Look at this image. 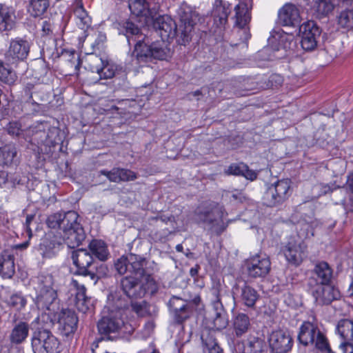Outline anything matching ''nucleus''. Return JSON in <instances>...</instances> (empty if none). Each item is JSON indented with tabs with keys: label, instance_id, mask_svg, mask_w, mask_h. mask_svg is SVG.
<instances>
[{
	"label": "nucleus",
	"instance_id": "nucleus-1",
	"mask_svg": "<svg viewBox=\"0 0 353 353\" xmlns=\"http://www.w3.org/2000/svg\"><path fill=\"white\" fill-rule=\"evenodd\" d=\"M119 33L125 36L130 46L135 43L132 53V61L135 65L143 66L153 59L167 60L172 56L170 49L164 41L150 43L149 38L131 21L123 22Z\"/></svg>",
	"mask_w": 353,
	"mask_h": 353
},
{
	"label": "nucleus",
	"instance_id": "nucleus-2",
	"mask_svg": "<svg viewBox=\"0 0 353 353\" xmlns=\"http://www.w3.org/2000/svg\"><path fill=\"white\" fill-rule=\"evenodd\" d=\"M128 307V301L117 294L108 297L107 305L108 313L103 316L97 323L99 334L108 336L110 333L118 332L124 325L123 316Z\"/></svg>",
	"mask_w": 353,
	"mask_h": 353
},
{
	"label": "nucleus",
	"instance_id": "nucleus-3",
	"mask_svg": "<svg viewBox=\"0 0 353 353\" xmlns=\"http://www.w3.org/2000/svg\"><path fill=\"white\" fill-rule=\"evenodd\" d=\"M154 28L159 32L162 40L174 38L179 32L181 45H185L192 38V32L194 29V24L192 21L183 19H181V24L179 29L175 21L168 15L159 16L155 18L153 23Z\"/></svg>",
	"mask_w": 353,
	"mask_h": 353
},
{
	"label": "nucleus",
	"instance_id": "nucleus-4",
	"mask_svg": "<svg viewBox=\"0 0 353 353\" xmlns=\"http://www.w3.org/2000/svg\"><path fill=\"white\" fill-rule=\"evenodd\" d=\"M57 280L52 274L40 276L34 303L39 309L46 310L51 316L59 310L57 301Z\"/></svg>",
	"mask_w": 353,
	"mask_h": 353
},
{
	"label": "nucleus",
	"instance_id": "nucleus-5",
	"mask_svg": "<svg viewBox=\"0 0 353 353\" xmlns=\"http://www.w3.org/2000/svg\"><path fill=\"white\" fill-rule=\"evenodd\" d=\"M298 340L304 346H312L321 353H334L325 333L315 322L304 321L299 328Z\"/></svg>",
	"mask_w": 353,
	"mask_h": 353
},
{
	"label": "nucleus",
	"instance_id": "nucleus-6",
	"mask_svg": "<svg viewBox=\"0 0 353 353\" xmlns=\"http://www.w3.org/2000/svg\"><path fill=\"white\" fill-rule=\"evenodd\" d=\"M196 219L209 225L217 234L222 233L228 226L223 221L225 210L214 201L202 203L194 212Z\"/></svg>",
	"mask_w": 353,
	"mask_h": 353
},
{
	"label": "nucleus",
	"instance_id": "nucleus-7",
	"mask_svg": "<svg viewBox=\"0 0 353 353\" xmlns=\"http://www.w3.org/2000/svg\"><path fill=\"white\" fill-rule=\"evenodd\" d=\"M31 345L34 353H55L59 341L50 331L38 330L32 334Z\"/></svg>",
	"mask_w": 353,
	"mask_h": 353
},
{
	"label": "nucleus",
	"instance_id": "nucleus-8",
	"mask_svg": "<svg viewBox=\"0 0 353 353\" xmlns=\"http://www.w3.org/2000/svg\"><path fill=\"white\" fill-rule=\"evenodd\" d=\"M286 260L294 265H299L307 256V245L299 236H292L283 248Z\"/></svg>",
	"mask_w": 353,
	"mask_h": 353
},
{
	"label": "nucleus",
	"instance_id": "nucleus-9",
	"mask_svg": "<svg viewBox=\"0 0 353 353\" xmlns=\"http://www.w3.org/2000/svg\"><path fill=\"white\" fill-rule=\"evenodd\" d=\"M290 179L279 180L271 185L263 195V200L268 206H274L283 203L290 195Z\"/></svg>",
	"mask_w": 353,
	"mask_h": 353
},
{
	"label": "nucleus",
	"instance_id": "nucleus-10",
	"mask_svg": "<svg viewBox=\"0 0 353 353\" xmlns=\"http://www.w3.org/2000/svg\"><path fill=\"white\" fill-rule=\"evenodd\" d=\"M120 287L125 296H122L118 292L111 294L112 295L117 294L121 298L125 299L130 303V299H138L144 296L146 293V288L144 284L137 277L132 276H127L121 279Z\"/></svg>",
	"mask_w": 353,
	"mask_h": 353
},
{
	"label": "nucleus",
	"instance_id": "nucleus-11",
	"mask_svg": "<svg viewBox=\"0 0 353 353\" xmlns=\"http://www.w3.org/2000/svg\"><path fill=\"white\" fill-rule=\"evenodd\" d=\"M234 298L243 305L254 308L260 295L257 290L245 281H238L232 287Z\"/></svg>",
	"mask_w": 353,
	"mask_h": 353
},
{
	"label": "nucleus",
	"instance_id": "nucleus-12",
	"mask_svg": "<svg viewBox=\"0 0 353 353\" xmlns=\"http://www.w3.org/2000/svg\"><path fill=\"white\" fill-rule=\"evenodd\" d=\"M311 294L316 305L320 306L328 305L342 296L339 288L330 283L316 285L311 289Z\"/></svg>",
	"mask_w": 353,
	"mask_h": 353
},
{
	"label": "nucleus",
	"instance_id": "nucleus-13",
	"mask_svg": "<svg viewBox=\"0 0 353 353\" xmlns=\"http://www.w3.org/2000/svg\"><path fill=\"white\" fill-rule=\"evenodd\" d=\"M28 132L32 133L31 141H34L38 145L50 147L56 144L59 130L56 128L50 127L46 123L30 128Z\"/></svg>",
	"mask_w": 353,
	"mask_h": 353
},
{
	"label": "nucleus",
	"instance_id": "nucleus-14",
	"mask_svg": "<svg viewBox=\"0 0 353 353\" xmlns=\"http://www.w3.org/2000/svg\"><path fill=\"white\" fill-rule=\"evenodd\" d=\"M301 44L303 50L312 51L317 46L321 30L314 21H307L299 26Z\"/></svg>",
	"mask_w": 353,
	"mask_h": 353
},
{
	"label": "nucleus",
	"instance_id": "nucleus-15",
	"mask_svg": "<svg viewBox=\"0 0 353 353\" xmlns=\"http://www.w3.org/2000/svg\"><path fill=\"white\" fill-rule=\"evenodd\" d=\"M268 343L273 353H288L292 350L294 341L288 331L277 330L271 332Z\"/></svg>",
	"mask_w": 353,
	"mask_h": 353
},
{
	"label": "nucleus",
	"instance_id": "nucleus-16",
	"mask_svg": "<svg viewBox=\"0 0 353 353\" xmlns=\"http://www.w3.org/2000/svg\"><path fill=\"white\" fill-rule=\"evenodd\" d=\"M52 315L54 320H57L59 329L63 335L69 336L75 332L79 320L74 311L68 308L62 309L59 312L56 310Z\"/></svg>",
	"mask_w": 353,
	"mask_h": 353
},
{
	"label": "nucleus",
	"instance_id": "nucleus-17",
	"mask_svg": "<svg viewBox=\"0 0 353 353\" xmlns=\"http://www.w3.org/2000/svg\"><path fill=\"white\" fill-rule=\"evenodd\" d=\"M86 68L92 72L97 73L100 79H108L114 77L117 66L103 60L97 55L91 53L86 59Z\"/></svg>",
	"mask_w": 353,
	"mask_h": 353
},
{
	"label": "nucleus",
	"instance_id": "nucleus-18",
	"mask_svg": "<svg viewBox=\"0 0 353 353\" xmlns=\"http://www.w3.org/2000/svg\"><path fill=\"white\" fill-rule=\"evenodd\" d=\"M247 272L251 278H264L270 272L271 262L265 254H256L247 261Z\"/></svg>",
	"mask_w": 353,
	"mask_h": 353
},
{
	"label": "nucleus",
	"instance_id": "nucleus-19",
	"mask_svg": "<svg viewBox=\"0 0 353 353\" xmlns=\"http://www.w3.org/2000/svg\"><path fill=\"white\" fill-rule=\"evenodd\" d=\"M29 42L20 37L11 39L8 50L6 53V59L14 63L25 60L30 52Z\"/></svg>",
	"mask_w": 353,
	"mask_h": 353
},
{
	"label": "nucleus",
	"instance_id": "nucleus-20",
	"mask_svg": "<svg viewBox=\"0 0 353 353\" xmlns=\"http://www.w3.org/2000/svg\"><path fill=\"white\" fill-rule=\"evenodd\" d=\"M62 239L52 232L46 234L39 246V252L43 258L54 257L62 248Z\"/></svg>",
	"mask_w": 353,
	"mask_h": 353
},
{
	"label": "nucleus",
	"instance_id": "nucleus-21",
	"mask_svg": "<svg viewBox=\"0 0 353 353\" xmlns=\"http://www.w3.org/2000/svg\"><path fill=\"white\" fill-rule=\"evenodd\" d=\"M279 20L283 26H300V7L293 3L285 4L279 11Z\"/></svg>",
	"mask_w": 353,
	"mask_h": 353
},
{
	"label": "nucleus",
	"instance_id": "nucleus-22",
	"mask_svg": "<svg viewBox=\"0 0 353 353\" xmlns=\"http://www.w3.org/2000/svg\"><path fill=\"white\" fill-rule=\"evenodd\" d=\"M72 259L77 270L76 274L82 276L90 274L88 268L93 262L92 254L83 249L77 250L72 252Z\"/></svg>",
	"mask_w": 353,
	"mask_h": 353
},
{
	"label": "nucleus",
	"instance_id": "nucleus-23",
	"mask_svg": "<svg viewBox=\"0 0 353 353\" xmlns=\"http://www.w3.org/2000/svg\"><path fill=\"white\" fill-rule=\"evenodd\" d=\"M2 287L0 296L3 301L9 307L17 311H21L27 305V299L20 292H11L9 287Z\"/></svg>",
	"mask_w": 353,
	"mask_h": 353
},
{
	"label": "nucleus",
	"instance_id": "nucleus-24",
	"mask_svg": "<svg viewBox=\"0 0 353 353\" xmlns=\"http://www.w3.org/2000/svg\"><path fill=\"white\" fill-rule=\"evenodd\" d=\"M71 285L75 290L74 304L76 307L79 312L86 313L92 305L90 299L85 294L86 289L85 286L77 279H72Z\"/></svg>",
	"mask_w": 353,
	"mask_h": 353
},
{
	"label": "nucleus",
	"instance_id": "nucleus-25",
	"mask_svg": "<svg viewBox=\"0 0 353 353\" xmlns=\"http://www.w3.org/2000/svg\"><path fill=\"white\" fill-rule=\"evenodd\" d=\"M128 8L132 14L146 19H154L157 11V6L151 8L147 0H129Z\"/></svg>",
	"mask_w": 353,
	"mask_h": 353
},
{
	"label": "nucleus",
	"instance_id": "nucleus-26",
	"mask_svg": "<svg viewBox=\"0 0 353 353\" xmlns=\"http://www.w3.org/2000/svg\"><path fill=\"white\" fill-rule=\"evenodd\" d=\"M336 7V0H312L310 12L312 15L319 19L328 17Z\"/></svg>",
	"mask_w": 353,
	"mask_h": 353
},
{
	"label": "nucleus",
	"instance_id": "nucleus-27",
	"mask_svg": "<svg viewBox=\"0 0 353 353\" xmlns=\"http://www.w3.org/2000/svg\"><path fill=\"white\" fill-rule=\"evenodd\" d=\"M29 325L24 321H17L16 315L13 318V327L9 335L12 344L19 345L23 343L29 334Z\"/></svg>",
	"mask_w": 353,
	"mask_h": 353
},
{
	"label": "nucleus",
	"instance_id": "nucleus-28",
	"mask_svg": "<svg viewBox=\"0 0 353 353\" xmlns=\"http://www.w3.org/2000/svg\"><path fill=\"white\" fill-rule=\"evenodd\" d=\"M266 344L258 333L250 334L243 341V353H264Z\"/></svg>",
	"mask_w": 353,
	"mask_h": 353
},
{
	"label": "nucleus",
	"instance_id": "nucleus-29",
	"mask_svg": "<svg viewBox=\"0 0 353 353\" xmlns=\"http://www.w3.org/2000/svg\"><path fill=\"white\" fill-rule=\"evenodd\" d=\"M169 307L177 323H181L189 316L186 301L178 296H172L169 301Z\"/></svg>",
	"mask_w": 353,
	"mask_h": 353
},
{
	"label": "nucleus",
	"instance_id": "nucleus-30",
	"mask_svg": "<svg viewBox=\"0 0 353 353\" xmlns=\"http://www.w3.org/2000/svg\"><path fill=\"white\" fill-rule=\"evenodd\" d=\"M230 11L231 8L228 2L223 0H215L212 12L214 23L218 26H224L228 21Z\"/></svg>",
	"mask_w": 353,
	"mask_h": 353
},
{
	"label": "nucleus",
	"instance_id": "nucleus-31",
	"mask_svg": "<svg viewBox=\"0 0 353 353\" xmlns=\"http://www.w3.org/2000/svg\"><path fill=\"white\" fill-rule=\"evenodd\" d=\"M62 243L65 242L70 248L78 247L85 238L83 228L72 230H63Z\"/></svg>",
	"mask_w": 353,
	"mask_h": 353
},
{
	"label": "nucleus",
	"instance_id": "nucleus-32",
	"mask_svg": "<svg viewBox=\"0 0 353 353\" xmlns=\"http://www.w3.org/2000/svg\"><path fill=\"white\" fill-rule=\"evenodd\" d=\"M236 11V25L239 28V34H244V40H248L250 35L248 33L247 29L245 28L249 21V17L247 14V8L244 3H239L235 7Z\"/></svg>",
	"mask_w": 353,
	"mask_h": 353
},
{
	"label": "nucleus",
	"instance_id": "nucleus-33",
	"mask_svg": "<svg viewBox=\"0 0 353 353\" xmlns=\"http://www.w3.org/2000/svg\"><path fill=\"white\" fill-rule=\"evenodd\" d=\"M14 272V256L8 252H3L0 257V275L5 279H10Z\"/></svg>",
	"mask_w": 353,
	"mask_h": 353
},
{
	"label": "nucleus",
	"instance_id": "nucleus-34",
	"mask_svg": "<svg viewBox=\"0 0 353 353\" xmlns=\"http://www.w3.org/2000/svg\"><path fill=\"white\" fill-rule=\"evenodd\" d=\"M315 279L319 281L317 285L328 284L332 278V270L327 262L317 263L313 270Z\"/></svg>",
	"mask_w": 353,
	"mask_h": 353
},
{
	"label": "nucleus",
	"instance_id": "nucleus-35",
	"mask_svg": "<svg viewBox=\"0 0 353 353\" xmlns=\"http://www.w3.org/2000/svg\"><path fill=\"white\" fill-rule=\"evenodd\" d=\"M14 26V11L8 6L0 4V31H8Z\"/></svg>",
	"mask_w": 353,
	"mask_h": 353
},
{
	"label": "nucleus",
	"instance_id": "nucleus-36",
	"mask_svg": "<svg viewBox=\"0 0 353 353\" xmlns=\"http://www.w3.org/2000/svg\"><path fill=\"white\" fill-rule=\"evenodd\" d=\"M128 272L137 276H141L145 273L147 261L144 257L134 254H129Z\"/></svg>",
	"mask_w": 353,
	"mask_h": 353
},
{
	"label": "nucleus",
	"instance_id": "nucleus-37",
	"mask_svg": "<svg viewBox=\"0 0 353 353\" xmlns=\"http://www.w3.org/2000/svg\"><path fill=\"white\" fill-rule=\"evenodd\" d=\"M232 327L234 335L237 337L242 336L250 327L249 316L243 313L238 314L233 319Z\"/></svg>",
	"mask_w": 353,
	"mask_h": 353
},
{
	"label": "nucleus",
	"instance_id": "nucleus-38",
	"mask_svg": "<svg viewBox=\"0 0 353 353\" xmlns=\"http://www.w3.org/2000/svg\"><path fill=\"white\" fill-rule=\"evenodd\" d=\"M227 173L236 176H243L250 181H254L257 177V173L254 170H250L248 166L243 163L231 164L227 170Z\"/></svg>",
	"mask_w": 353,
	"mask_h": 353
},
{
	"label": "nucleus",
	"instance_id": "nucleus-39",
	"mask_svg": "<svg viewBox=\"0 0 353 353\" xmlns=\"http://www.w3.org/2000/svg\"><path fill=\"white\" fill-rule=\"evenodd\" d=\"M89 249L92 254L101 261H106L110 256L108 246L102 240H92L89 243Z\"/></svg>",
	"mask_w": 353,
	"mask_h": 353
},
{
	"label": "nucleus",
	"instance_id": "nucleus-40",
	"mask_svg": "<svg viewBox=\"0 0 353 353\" xmlns=\"http://www.w3.org/2000/svg\"><path fill=\"white\" fill-rule=\"evenodd\" d=\"M336 22L341 28L347 30L353 29V8L341 10L336 16Z\"/></svg>",
	"mask_w": 353,
	"mask_h": 353
},
{
	"label": "nucleus",
	"instance_id": "nucleus-41",
	"mask_svg": "<svg viewBox=\"0 0 353 353\" xmlns=\"http://www.w3.org/2000/svg\"><path fill=\"white\" fill-rule=\"evenodd\" d=\"M17 156V149L13 144L0 148V165H8L12 163Z\"/></svg>",
	"mask_w": 353,
	"mask_h": 353
},
{
	"label": "nucleus",
	"instance_id": "nucleus-42",
	"mask_svg": "<svg viewBox=\"0 0 353 353\" xmlns=\"http://www.w3.org/2000/svg\"><path fill=\"white\" fill-rule=\"evenodd\" d=\"M50 6L49 0H29L28 12L34 17L43 14Z\"/></svg>",
	"mask_w": 353,
	"mask_h": 353
},
{
	"label": "nucleus",
	"instance_id": "nucleus-43",
	"mask_svg": "<svg viewBox=\"0 0 353 353\" xmlns=\"http://www.w3.org/2000/svg\"><path fill=\"white\" fill-rule=\"evenodd\" d=\"M37 88L31 83H28L24 88L25 97L27 98L26 106H32V112H37L40 110V104L34 98L37 95Z\"/></svg>",
	"mask_w": 353,
	"mask_h": 353
},
{
	"label": "nucleus",
	"instance_id": "nucleus-44",
	"mask_svg": "<svg viewBox=\"0 0 353 353\" xmlns=\"http://www.w3.org/2000/svg\"><path fill=\"white\" fill-rule=\"evenodd\" d=\"M79 214L74 211H68L63 214L62 222L63 230H72L79 228H83L78 221Z\"/></svg>",
	"mask_w": 353,
	"mask_h": 353
},
{
	"label": "nucleus",
	"instance_id": "nucleus-45",
	"mask_svg": "<svg viewBox=\"0 0 353 353\" xmlns=\"http://www.w3.org/2000/svg\"><path fill=\"white\" fill-rule=\"evenodd\" d=\"M74 15L77 19V23L81 29H86L90 26L91 19L83 6H78L74 10Z\"/></svg>",
	"mask_w": 353,
	"mask_h": 353
},
{
	"label": "nucleus",
	"instance_id": "nucleus-46",
	"mask_svg": "<svg viewBox=\"0 0 353 353\" xmlns=\"http://www.w3.org/2000/svg\"><path fill=\"white\" fill-rule=\"evenodd\" d=\"M345 185L350 194L347 199H343L341 203L345 210L353 212V172L347 176Z\"/></svg>",
	"mask_w": 353,
	"mask_h": 353
},
{
	"label": "nucleus",
	"instance_id": "nucleus-47",
	"mask_svg": "<svg viewBox=\"0 0 353 353\" xmlns=\"http://www.w3.org/2000/svg\"><path fill=\"white\" fill-rule=\"evenodd\" d=\"M339 321L336 326L335 332L340 336L341 341L339 343L336 353H353V340L343 337L339 331Z\"/></svg>",
	"mask_w": 353,
	"mask_h": 353
},
{
	"label": "nucleus",
	"instance_id": "nucleus-48",
	"mask_svg": "<svg viewBox=\"0 0 353 353\" xmlns=\"http://www.w3.org/2000/svg\"><path fill=\"white\" fill-rule=\"evenodd\" d=\"M339 331L345 339L353 340V321L349 319L340 320Z\"/></svg>",
	"mask_w": 353,
	"mask_h": 353
},
{
	"label": "nucleus",
	"instance_id": "nucleus-49",
	"mask_svg": "<svg viewBox=\"0 0 353 353\" xmlns=\"http://www.w3.org/2000/svg\"><path fill=\"white\" fill-rule=\"evenodd\" d=\"M16 79L14 71L5 67L3 63L0 60V81L6 83H12Z\"/></svg>",
	"mask_w": 353,
	"mask_h": 353
},
{
	"label": "nucleus",
	"instance_id": "nucleus-50",
	"mask_svg": "<svg viewBox=\"0 0 353 353\" xmlns=\"http://www.w3.org/2000/svg\"><path fill=\"white\" fill-rule=\"evenodd\" d=\"M202 341L206 347L208 353H223V350L219 345L215 339L212 336L207 337L201 336Z\"/></svg>",
	"mask_w": 353,
	"mask_h": 353
},
{
	"label": "nucleus",
	"instance_id": "nucleus-51",
	"mask_svg": "<svg viewBox=\"0 0 353 353\" xmlns=\"http://www.w3.org/2000/svg\"><path fill=\"white\" fill-rule=\"evenodd\" d=\"M63 214L54 213L50 215L47 220L46 223L48 226L52 229L59 228L62 230V222H63Z\"/></svg>",
	"mask_w": 353,
	"mask_h": 353
},
{
	"label": "nucleus",
	"instance_id": "nucleus-52",
	"mask_svg": "<svg viewBox=\"0 0 353 353\" xmlns=\"http://www.w3.org/2000/svg\"><path fill=\"white\" fill-rule=\"evenodd\" d=\"M129 258L128 254L121 256L114 263V268L117 272L120 274H124L128 272Z\"/></svg>",
	"mask_w": 353,
	"mask_h": 353
},
{
	"label": "nucleus",
	"instance_id": "nucleus-53",
	"mask_svg": "<svg viewBox=\"0 0 353 353\" xmlns=\"http://www.w3.org/2000/svg\"><path fill=\"white\" fill-rule=\"evenodd\" d=\"M212 328L216 330H221L225 328L228 324V321L226 318L225 313H216L213 319Z\"/></svg>",
	"mask_w": 353,
	"mask_h": 353
},
{
	"label": "nucleus",
	"instance_id": "nucleus-54",
	"mask_svg": "<svg viewBox=\"0 0 353 353\" xmlns=\"http://www.w3.org/2000/svg\"><path fill=\"white\" fill-rule=\"evenodd\" d=\"M8 134L15 137H23L25 138L24 131L21 128V125L17 121H11L7 127Z\"/></svg>",
	"mask_w": 353,
	"mask_h": 353
},
{
	"label": "nucleus",
	"instance_id": "nucleus-55",
	"mask_svg": "<svg viewBox=\"0 0 353 353\" xmlns=\"http://www.w3.org/2000/svg\"><path fill=\"white\" fill-rule=\"evenodd\" d=\"M100 172L101 174L106 176L108 177V179L112 182H114V183L121 182L120 177H119L120 176L119 168H114L112 170H111L110 171L101 170Z\"/></svg>",
	"mask_w": 353,
	"mask_h": 353
},
{
	"label": "nucleus",
	"instance_id": "nucleus-56",
	"mask_svg": "<svg viewBox=\"0 0 353 353\" xmlns=\"http://www.w3.org/2000/svg\"><path fill=\"white\" fill-rule=\"evenodd\" d=\"M119 175L121 181H133L137 177L134 172L123 168H119Z\"/></svg>",
	"mask_w": 353,
	"mask_h": 353
},
{
	"label": "nucleus",
	"instance_id": "nucleus-57",
	"mask_svg": "<svg viewBox=\"0 0 353 353\" xmlns=\"http://www.w3.org/2000/svg\"><path fill=\"white\" fill-rule=\"evenodd\" d=\"M130 303L132 306V310L138 315H143L145 309V301H141V302L134 301V299H130Z\"/></svg>",
	"mask_w": 353,
	"mask_h": 353
},
{
	"label": "nucleus",
	"instance_id": "nucleus-58",
	"mask_svg": "<svg viewBox=\"0 0 353 353\" xmlns=\"http://www.w3.org/2000/svg\"><path fill=\"white\" fill-rule=\"evenodd\" d=\"M54 30V26L51 20H45L41 24L42 34L45 36H49L52 34Z\"/></svg>",
	"mask_w": 353,
	"mask_h": 353
},
{
	"label": "nucleus",
	"instance_id": "nucleus-59",
	"mask_svg": "<svg viewBox=\"0 0 353 353\" xmlns=\"http://www.w3.org/2000/svg\"><path fill=\"white\" fill-rule=\"evenodd\" d=\"M213 307L215 310V314H216V313H225L219 296H216V300L213 302Z\"/></svg>",
	"mask_w": 353,
	"mask_h": 353
},
{
	"label": "nucleus",
	"instance_id": "nucleus-60",
	"mask_svg": "<svg viewBox=\"0 0 353 353\" xmlns=\"http://www.w3.org/2000/svg\"><path fill=\"white\" fill-rule=\"evenodd\" d=\"M34 218V216L32 214H28L26 216L25 226H26V231L28 232L29 237H31V236L32 235V230L30 228V224L33 221Z\"/></svg>",
	"mask_w": 353,
	"mask_h": 353
},
{
	"label": "nucleus",
	"instance_id": "nucleus-61",
	"mask_svg": "<svg viewBox=\"0 0 353 353\" xmlns=\"http://www.w3.org/2000/svg\"><path fill=\"white\" fill-rule=\"evenodd\" d=\"M106 39V37L105 34L100 33L98 35L97 39L95 40L94 43L92 44L93 47H97L98 49L100 48V45L102 44Z\"/></svg>",
	"mask_w": 353,
	"mask_h": 353
},
{
	"label": "nucleus",
	"instance_id": "nucleus-62",
	"mask_svg": "<svg viewBox=\"0 0 353 353\" xmlns=\"http://www.w3.org/2000/svg\"><path fill=\"white\" fill-rule=\"evenodd\" d=\"M283 77L281 75L279 74H272L270 77V81L271 82H276L277 85H281L283 83Z\"/></svg>",
	"mask_w": 353,
	"mask_h": 353
},
{
	"label": "nucleus",
	"instance_id": "nucleus-63",
	"mask_svg": "<svg viewBox=\"0 0 353 353\" xmlns=\"http://www.w3.org/2000/svg\"><path fill=\"white\" fill-rule=\"evenodd\" d=\"M231 198H232L233 200H235V201L238 200L241 202H242L243 200L244 199V196H243L241 192H237L235 194H232L231 195Z\"/></svg>",
	"mask_w": 353,
	"mask_h": 353
},
{
	"label": "nucleus",
	"instance_id": "nucleus-64",
	"mask_svg": "<svg viewBox=\"0 0 353 353\" xmlns=\"http://www.w3.org/2000/svg\"><path fill=\"white\" fill-rule=\"evenodd\" d=\"M6 176L7 174L4 172H1L0 174V186L2 185V184H4L6 183Z\"/></svg>",
	"mask_w": 353,
	"mask_h": 353
}]
</instances>
